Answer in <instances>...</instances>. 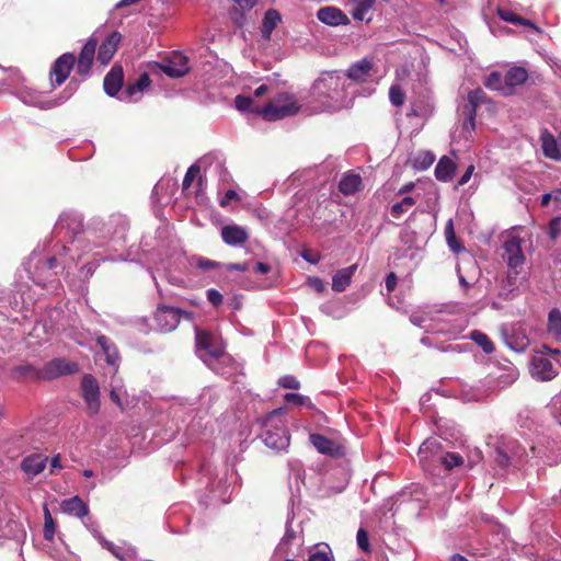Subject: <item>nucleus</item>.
Instances as JSON below:
<instances>
[{"instance_id":"9b49d317","label":"nucleus","mask_w":561,"mask_h":561,"mask_svg":"<svg viewBox=\"0 0 561 561\" xmlns=\"http://www.w3.org/2000/svg\"><path fill=\"white\" fill-rule=\"evenodd\" d=\"M154 67L170 78H181L190 71L188 59L181 53H174L168 59L156 62Z\"/></svg>"},{"instance_id":"69168bd1","label":"nucleus","mask_w":561,"mask_h":561,"mask_svg":"<svg viewBox=\"0 0 561 561\" xmlns=\"http://www.w3.org/2000/svg\"><path fill=\"white\" fill-rule=\"evenodd\" d=\"M308 283H309V286L318 293L323 291L325 288L322 279H320L319 277H311V278H309Z\"/></svg>"},{"instance_id":"09e8293b","label":"nucleus","mask_w":561,"mask_h":561,"mask_svg":"<svg viewBox=\"0 0 561 561\" xmlns=\"http://www.w3.org/2000/svg\"><path fill=\"white\" fill-rule=\"evenodd\" d=\"M463 113L466 115L462 127L466 131H472L476 127V114L477 111L471 107V110L463 108Z\"/></svg>"},{"instance_id":"cd10ccee","label":"nucleus","mask_w":561,"mask_h":561,"mask_svg":"<svg viewBox=\"0 0 561 561\" xmlns=\"http://www.w3.org/2000/svg\"><path fill=\"white\" fill-rule=\"evenodd\" d=\"M21 99L24 103L43 110L51 108L61 104V102H56L55 100H46L45 95L41 92L25 91L22 93Z\"/></svg>"},{"instance_id":"49530a36","label":"nucleus","mask_w":561,"mask_h":561,"mask_svg":"<svg viewBox=\"0 0 561 561\" xmlns=\"http://www.w3.org/2000/svg\"><path fill=\"white\" fill-rule=\"evenodd\" d=\"M483 98V90L476 89L470 91L468 93V104L465 105V108L471 110V107H473L477 111V106L482 102Z\"/></svg>"},{"instance_id":"ea45409f","label":"nucleus","mask_w":561,"mask_h":561,"mask_svg":"<svg viewBox=\"0 0 561 561\" xmlns=\"http://www.w3.org/2000/svg\"><path fill=\"white\" fill-rule=\"evenodd\" d=\"M439 462L447 469L451 470L455 467L463 463V458L456 453H447L438 458Z\"/></svg>"},{"instance_id":"20e7f679","label":"nucleus","mask_w":561,"mask_h":561,"mask_svg":"<svg viewBox=\"0 0 561 561\" xmlns=\"http://www.w3.org/2000/svg\"><path fill=\"white\" fill-rule=\"evenodd\" d=\"M345 80L337 71L322 72L312 85L317 98H324L333 102L344 99Z\"/></svg>"},{"instance_id":"bb28decb","label":"nucleus","mask_w":561,"mask_h":561,"mask_svg":"<svg viewBox=\"0 0 561 561\" xmlns=\"http://www.w3.org/2000/svg\"><path fill=\"white\" fill-rule=\"evenodd\" d=\"M362 186V178L354 172L344 173L339 182V190L344 195H354Z\"/></svg>"},{"instance_id":"680f3d73","label":"nucleus","mask_w":561,"mask_h":561,"mask_svg":"<svg viewBox=\"0 0 561 561\" xmlns=\"http://www.w3.org/2000/svg\"><path fill=\"white\" fill-rule=\"evenodd\" d=\"M196 265L201 270L209 271V270L215 268L218 264L215 261H211V260H208V259H205V257H198L197 261H196Z\"/></svg>"},{"instance_id":"393cba45","label":"nucleus","mask_w":561,"mask_h":561,"mask_svg":"<svg viewBox=\"0 0 561 561\" xmlns=\"http://www.w3.org/2000/svg\"><path fill=\"white\" fill-rule=\"evenodd\" d=\"M351 5V14L355 21L370 22L371 18L368 16L375 5L376 0H348Z\"/></svg>"},{"instance_id":"a211bd4d","label":"nucleus","mask_w":561,"mask_h":561,"mask_svg":"<svg viewBox=\"0 0 561 561\" xmlns=\"http://www.w3.org/2000/svg\"><path fill=\"white\" fill-rule=\"evenodd\" d=\"M221 238L230 247H240L249 239L248 230L238 225H227L221 228Z\"/></svg>"},{"instance_id":"dca6fc26","label":"nucleus","mask_w":561,"mask_h":561,"mask_svg":"<svg viewBox=\"0 0 561 561\" xmlns=\"http://www.w3.org/2000/svg\"><path fill=\"white\" fill-rule=\"evenodd\" d=\"M542 153L546 158L553 161H561V144L559 137H554L547 129L540 134Z\"/></svg>"},{"instance_id":"c85d7f7f","label":"nucleus","mask_w":561,"mask_h":561,"mask_svg":"<svg viewBox=\"0 0 561 561\" xmlns=\"http://www.w3.org/2000/svg\"><path fill=\"white\" fill-rule=\"evenodd\" d=\"M96 342L102 348L107 364L117 368L119 355L114 343L105 335H99Z\"/></svg>"},{"instance_id":"4be33fe9","label":"nucleus","mask_w":561,"mask_h":561,"mask_svg":"<svg viewBox=\"0 0 561 561\" xmlns=\"http://www.w3.org/2000/svg\"><path fill=\"white\" fill-rule=\"evenodd\" d=\"M506 89L504 95L512 94L516 87L524 84L528 79V72L524 67H513L505 75Z\"/></svg>"},{"instance_id":"bf43d9fd","label":"nucleus","mask_w":561,"mask_h":561,"mask_svg":"<svg viewBox=\"0 0 561 561\" xmlns=\"http://www.w3.org/2000/svg\"><path fill=\"white\" fill-rule=\"evenodd\" d=\"M447 244L449 249L455 253H460L465 251V247L462 243L456 238V236H448Z\"/></svg>"},{"instance_id":"5701e85b","label":"nucleus","mask_w":561,"mask_h":561,"mask_svg":"<svg viewBox=\"0 0 561 561\" xmlns=\"http://www.w3.org/2000/svg\"><path fill=\"white\" fill-rule=\"evenodd\" d=\"M60 508L65 514L79 518H84L89 514L88 505L79 496L64 500L60 504Z\"/></svg>"},{"instance_id":"79ce46f5","label":"nucleus","mask_w":561,"mask_h":561,"mask_svg":"<svg viewBox=\"0 0 561 561\" xmlns=\"http://www.w3.org/2000/svg\"><path fill=\"white\" fill-rule=\"evenodd\" d=\"M55 522L47 507L44 508V537L46 540L51 541L55 536Z\"/></svg>"},{"instance_id":"39448f33","label":"nucleus","mask_w":561,"mask_h":561,"mask_svg":"<svg viewBox=\"0 0 561 561\" xmlns=\"http://www.w3.org/2000/svg\"><path fill=\"white\" fill-rule=\"evenodd\" d=\"M504 253L503 259L511 270L508 274V283L513 285L516 276L519 274V268L525 263V255L522 250V240L517 237H510L503 244Z\"/></svg>"},{"instance_id":"603ef678","label":"nucleus","mask_w":561,"mask_h":561,"mask_svg":"<svg viewBox=\"0 0 561 561\" xmlns=\"http://www.w3.org/2000/svg\"><path fill=\"white\" fill-rule=\"evenodd\" d=\"M284 399L286 402L294 403L296 405H305L307 402L310 403L309 398L299 393H286Z\"/></svg>"},{"instance_id":"864d4df0","label":"nucleus","mask_w":561,"mask_h":561,"mask_svg":"<svg viewBox=\"0 0 561 561\" xmlns=\"http://www.w3.org/2000/svg\"><path fill=\"white\" fill-rule=\"evenodd\" d=\"M113 222H115L116 226L118 227V229H116L113 232V234H116L118 238H123L127 230V224H126L125 219L122 217H116V218H113L108 225L112 226Z\"/></svg>"},{"instance_id":"f8f14e48","label":"nucleus","mask_w":561,"mask_h":561,"mask_svg":"<svg viewBox=\"0 0 561 561\" xmlns=\"http://www.w3.org/2000/svg\"><path fill=\"white\" fill-rule=\"evenodd\" d=\"M183 314L187 316V313L183 312L181 309L160 306L154 313V320L161 332H170L178 327Z\"/></svg>"},{"instance_id":"c03bdc74","label":"nucleus","mask_w":561,"mask_h":561,"mask_svg":"<svg viewBox=\"0 0 561 561\" xmlns=\"http://www.w3.org/2000/svg\"><path fill=\"white\" fill-rule=\"evenodd\" d=\"M389 100L392 105L401 106L404 103L405 94L403 90L398 85L393 84L389 89Z\"/></svg>"},{"instance_id":"f3484780","label":"nucleus","mask_w":561,"mask_h":561,"mask_svg":"<svg viewBox=\"0 0 561 561\" xmlns=\"http://www.w3.org/2000/svg\"><path fill=\"white\" fill-rule=\"evenodd\" d=\"M373 68V61L369 58H363L348 67L346 77L350 80L363 83L368 81V79L371 77Z\"/></svg>"},{"instance_id":"8fccbe9b","label":"nucleus","mask_w":561,"mask_h":561,"mask_svg":"<svg viewBox=\"0 0 561 561\" xmlns=\"http://www.w3.org/2000/svg\"><path fill=\"white\" fill-rule=\"evenodd\" d=\"M83 524L91 531L93 537L98 539V541L103 546V540L106 539L102 536L98 523L88 517L85 520H83Z\"/></svg>"},{"instance_id":"4d7b16f0","label":"nucleus","mask_w":561,"mask_h":561,"mask_svg":"<svg viewBox=\"0 0 561 561\" xmlns=\"http://www.w3.org/2000/svg\"><path fill=\"white\" fill-rule=\"evenodd\" d=\"M508 346L515 352H524L529 344L528 339L524 335L520 339H517L516 342L507 341Z\"/></svg>"},{"instance_id":"9d476101","label":"nucleus","mask_w":561,"mask_h":561,"mask_svg":"<svg viewBox=\"0 0 561 561\" xmlns=\"http://www.w3.org/2000/svg\"><path fill=\"white\" fill-rule=\"evenodd\" d=\"M81 396L87 404L91 414H96L100 411V386L98 380L92 375H84L81 381Z\"/></svg>"},{"instance_id":"4c0bfd02","label":"nucleus","mask_w":561,"mask_h":561,"mask_svg":"<svg viewBox=\"0 0 561 561\" xmlns=\"http://www.w3.org/2000/svg\"><path fill=\"white\" fill-rule=\"evenodd\" d=\"M484 85L490 90L500 91L503 94L506 89L505 79L503 80L501 73L497 71H493L486 77Z\"/></svg>"},{"instance_id":"72a5a7b5","label":"nucleus","mask_w":561,"mask_h":561,"mask_svg":"<svg viewBox=\"0 0 561 561\" xmlns=\"http://www.w3.org/2000/svg\"><path fill=\"white\" fill-rule=\"evenodd\" d=\"M312 446L321 454L333 455L335 451V444L330 438L321 434H311L309 436Z\"/></svg>"},{"instance_id":"a878e982","label":"nucleus","mask_w":561,"mask_h":561,"mask_svg":"<svg viewBox=\"0 0 561 561\" xmlns=\"http://www.w3.org/2000/svg\"><path fill=\"white\" fill-rule=\"evenodd\" d=\"M102 547L108 550L113 556H115L121 561L136 560V549L130 545L123 543L122 546H115L113 542L108 540H103Z\"/></svg>"},{"instance_id":"1a4fd4ad","label":"nucleus","mask_w":561,"mask_h":561,"mask_svg":"<svg viewBox=\"0 0 561 561\" xmlns=\"http://www.w3.org/2000/svg\"><path fill=\"white\" fill-rule=\"evenodd\" d=\"M76 65V57L71 53H65L58 57L50 69V84L53 88L61 85L69 77Z\"/></svg>"},{"instance_id":"5fc2aeb1","label":"nucleus","mask_w":561,"mask_h":561,"mask_svg":"<svg viewBox=\"0 0 561 561\" xmlns=\"http://www.w3.org/2000/svg\"><path fill=\"white\" fill-rule=\"evenodd\" d=\"M239 11L242 13L251 11L257 3V0H232Z\"/></svg>"},{"instance_id":"774afa93","label":"nucleus","mask_w":561,"mask_h":561,"mask_svg":"<svg viewBox=\"0 0 561 561\" xmlns=\"http://www.w3.org/2000/svg\"><path fill=\"white\" fill-rule=\"evenodd\" d=\"M457 275H458V280H459V285L461 286V288L467 291L472 285L473 283L469 282L465 276L463 274L461 273V270L460 267L458 266L457 267Z\"/></svg>"},{"instance_id":"6e6d98bb","label":"nucleus","mask_w":561,"mask_h":561,"mask_svg":"<svg viewBox=\"0 0 561 561\" xmlns=\"http://www.w3.org/2000/svg\"><path fill=\"white\" fill-rule=\"evenodd\" d=\"M278 385L286 389H298L300 383L293 376H284L279 379Z\"/></svg>"},{"instance_id":"c9c22d12","label":"nucleus","mask_w":561,"mask_h":561,"mask_svg":"<svg viewBox=\"0 0 561 561\" xmlns=\"http://www.w3.org/2000/svg\"><path fill=\"white\" fill-rule=\"evenodd\" d=\"M470 339L477 345H479L484 353L491 354L494 351V345H493L492 341L490 340V337L485 333H483L479 330H473L470 332Z\"/></svg>"},{"instance_id":"e2e57ef3","label":"nucleus","mask_w":561,"mask_h":561,"mask_svg":"<svg viewBox=\"0 0 561 561\" xmlns=\"http://www.w3.org/2000/svg\"><path fill=\"white\" fill-rule=\"evenodd\" d=\"M207 298L214 306H218L222 301V295L214 288L207 290Z\"/></svg>"},{"instance_id":"37998d69","label":"nucleus","mask_w":561,"mask_h":561,"mask_svg":"<svg viewBox=\"0 0 561 561\" xmlns=\"http://www.w3.org/2000/svg\"><path fill=\"white\" fill-rule=\"evenodd\" d=\"M309 561H333L330 548L324 545L318 547L309 557Z\"/></svg>"},{"instance_id":"412c9836","label":"nucleus","mask_w":561,"mask_h":561,"mask_svg":"<svg viewBox=\"0 0 561 561\" xmlns=\"http://www.w3.org/2000/svg\"><path fill=\"white\" fill-rule=\"evenodd\" d=\"M123 69L118 66H114L105 76L103 81L104 91L110 96H114L118 93L123 84Z\"/></svg>"},{"instance_id":"13d9d810","label":"nucleus","mask_w":561,"mask_h":561,"mask_svg":"<svg viewBox=\"0 0 561 561\" xmlns=\"http://www.w3.org/2000/svg\"><path fill=\"white\" fill-rule=\"evenodd\" d=\"M357 545L358 547L364 550V551H368L369 549V540H368V535L367 533L360 528L358 531H357Z\"/></svg>"},{"instance_id":"aec40b11","label":"nucleus","mask_w":561,"mask_h":561,"mask_svg":"<svg viewBox=\"0 0 561 561\" xmlns=\"http://www.w3.org/2000/svg\"><path fill=\"white\" fill-rule=\"evenodd\" d=\"M151 84V80L148 73H142L138 80L128 85L123 94L121 95L122 101L136 102L140 99L141 93L148 89Z\"/></svg>"},{"instance_id":"58836bf2","label":"nucleus","mask_w":561,"mask_h":561,"mask_svg":"<svg viewBox=\"0 0 561 561\" xmlns=\"http://www.w3.org/2000/svg\"><path fill=\"white\" fill-rule=\"evenodd\" d=\"M414 204H415L414 198L407 196L400 203H396L391 206V215L394 218H400Z\"/></svg>"},{"instance_id":"3c124183","label":"nucleus","mask_w":561,"mask_h":561,"mask_svg":"<svg viewBox=\"0 0 561 561\" xmlns=\"http://www.w3.org/2000/svg\"><path fill=\"white\" fill-rule=\"evenodd\" d=\"M198 173H199V167L197 164H193L188 168V170L186 171L185 176L183 179V183H182L183 190H186L192 185L193 181L198 175Z\"/></svg>"},{"instance_id":"f03ea898","label":"nucleus","mask_w":561,"mask_h":561,"mask_svg":"<svg viewBox=\"0 0 561 561\" xmlns=\"http://www.w3.org/2000/svg\"><path fill=\"white\" fill-rule=\"evenodd\" d=\"M237 110L241 112L259 113L265 121H278L299 111V105L289 93H279L264 107H253V100L250 96L237 95L234 99Z\"/></svg>"},{"instance_id":"de8ad7c7","label":"nucleus","mask_w":561,"mask_h":561,"mask_svg":"<svg viewBox=\"0 0 561 561\" xmlns=\"http://www.w3.org/2000/svg\"><path fill=\"white\" fill-rule=\"evenodd\" d=\"M36 375L39 373V371H36L35 367L33 365H30V364H26V365H19V366H15L13 369H12V375L15 379H21L23 377H26L31 374H35Z\"/></svg>"},{"instance_id":"0eeeda50","label":"nucleus","mask_w":561,"mask_h":561,"mask_svg":"<svg viewBox=\"0 0 561 561\" xmlns=\"http://www.w3.org/2000/svg\"><path fill=\"white\" fill-rule=\"evenodd\" d=\"M196 354L206 364L219 358L224 354V346L206 331L196 330Z\"/></svg>"},{"instance_id":"ddd939ff","label":"nucleus","mask_w":561,"mask_h":561,"mask_svg":"<svg viewBox=\"0 0 561 561\" xmlns=\"http://www.w3.org/2000/svg\"><path fill=\"white\" fill-rule=\"evenodd\" d=\"M98 43L99 42L95 37H90L79 54L78 60L76 62V72L82 79L88 78L90 75V70L95 57Z\"/></svg>"},{"instance_id":"a19ab883","label":"nucleus","mask_w":561,"mask_h":561,"mask_svg":"<svg viewBox=\"0 0 561 561\" xmlns=\"http://www.w3.org/2000/svg\"><path fill=\"white\" fill-rule=\"evenodd\" d=\"M497 14L505 22H510L513 24L528 25V26L531 25V23L529 21L520 18L519 15H517L516 13H514L511 10L499 9Z\"/></svg>"},{"instance_id":"c756f323","label":"nucleus","mask_w":561,"mask_h":561,"mask_svg":"<svg viewBox=\"0 0 561 561\" xmlns=\"http://www.w3.org/2000/svg\"><path fill=\"white\" fill-rule=\"evenodd\" d=\"M434 113V103L431 98L419 99L411 104L409 116L428 118Z\"/></svg>"},{"instance_id":"f257e3e1","label":"nucleus","mask_w":561,"mask_h":561,"mask_svg":"<svg viewBox=\"0 0 561 561\" xmlns=\"http://www.w3.org/2000/svg\"><path fill=\"white\" fill-rule=\"evenodd\" d=\"M82 217L76 211H66L60 215L55 232L57 236L71 239V245L65 247L69 252L85 251L92 245H100L95 240V232L91 229L82 230Z\"/></svg>"},{"instance_id":"f704fd0d","label":"nucleus","mask_w":561,"mask_h":561,"mask_svg":"<svg viewBox=\"0 0 561 561\" xmlns=\"http://www.w3.org/2000/svg\"><path fill=\"white\" fill-rule=\"evenodd\" d=\"M501 370L502 373L497 375V382L502 387L511 386L517 380L519 376L518 369L513 365H507Z\"/></svg>"},{"instance_id":"052dcab7","label":"nucleus","mask_w":561,"mask_h":561,"mask_svg":"<svg viewBox=\"0 0 561 561\" xmlns=\"http://www.w3.org/2000/svg\"><path fill=\"white\" fill-rule=\"evenodd\" d=\"M434 445L435 442L426 440L420 446L419 456L421 461H425L428 459V453Z\"/></svg>"},{"instance_id":"7c9ffc66","label":"nucleus","mask_w":561,"mask_h":561,"mask_svg":"<svg viewBox=\"0 0 561 561\" xmlns=\"http://www.w3.org/2000/svg\"><path fill=\"white\" fill-rule=\"evenodd\" d=\"M455 170V162L450 158L444 156L439 159L438 163L436 164L435 176L437 180L442 182H448L453 179Z\"/></svg>"},{"instance_id":"0e129e2a","label":"nucleus","mask_w":561,"mask_h":561,"mask_svg":"<svg viewBox=\"0 0 561 561\" xmlns=\"http://www.w3.org/2000/svg\"><path fill=\"white\" fill-rule=\"evenodd\" d=\"M474 172V165L473 164H470L467 170L465 171V173L461 175V178L459 179L458 181V185L459 186H462L465 185L466 183L469 182V180L471 179L472 174Z\"/></svg>"},{"instance_id":"6e6552de","label":"nucleus","mask_w":561,"mask_h":561,"mask_svg":"<svg viewBox=\"0 0 561 561\" xmlns=\"http://www.w3.org/2000/svg\"><path fill=\"white\" fill-rule=\"evenodd\" d=\"M79 370L77 363L68 360L66 358H54L49 360L37 377L43 379H56L65 375H71Z\"/></svg>"},{"instance_id":"a18cd8bd","label":"nucleus","mask_w":561,"mask_h":561,"mask_svg":"<svg viewBox=\"0 0 561 561\" xmlns=\"http://www.w3.org/2000/svg\"><path fill=\"white\" fill-rule=\"evenodd\" d=\"M435 160L434 154L431 152H422L414 159V167L420 170H426Z\"/></svg>"},{"instance_id":"338daca9","label":"nucleus","mask_w":561,"mask_h":561,"mask_svg":"<svg viewBox=\"0 0 561 561\" xmlns=\"http://www.w3.org/2000/svg\"><path fill=\"white\" fill-rule=\"evenodd\" d=\"M232 199H238V194L233 190H228L220 201L222 207L227 206Z\"/></svg>"},{"instance_id":"e433bc0d","label":"nucleus","mask_w":561,"mask_h":561,"mask_svg":"<svg viewBox=\"0 0 561 561\" xmlns=\"http://www.w3.org/2000/svg\"><path fill=\"white\" fill-rule=\"evenodd\" d=\"M548 332L557 339L561 337V312L552 309L548 314Z\"/></svg>"},{"instance_id":"6ab92c4d","label":"nucleus","mask_w":561,"mask_h":561,"mask_svg":"<svg viewBox=\"0 0 561 561\" xmlns=\"http://www.w3.org/2000/svg\"><path fill=\"white\" fill-rule=\"evenodd\" d=\"M317 18L320 22L331 26L347 25L350 23L347 15L336 7L321 8L317 12Z\"/></svg>"},{"instance_id":"b1692460","label":"nucleus","mask_w":561,"mask_h":561,"mask_svg":"<svg viewBox=\"0 0 561 561\" xmlns=\"http://www.w3.org/2000/svg\"><path fill=\"white\" fill-rule=\"evenodd\" d=\"M356 270L357 264L339 270L332 277V289L337 293L344 291L350 286Z\"/></svg>"},{"instance_id":"7ed1b4c3","label":"nucleus","mask_w":561,"mask_h":561,"mask_svg":"<svg viewBox=\"0 0 561 561\" xmlns=\"http://www.w3.org/2000/svg\"><path fill=\"white\" fill-rule=\"evenodd\" d=\"M264 444L271 449L285 450L289 446V434L282 420V409L274 410L263 420Z\"/></svg>"},{"instance_id":"473e14b6","label":"nucleus","mask_w":561,"mask_h":561,"mask_svg":"<svg viewBox=\"0 0 561 561\" xmlns=\"http://www.w3.org/2000/svg\"><path fill=\"white\" fill-rule=\"evenodd\" d=\"M280 13L275 9H270L265 12L263 22H262V36L265 39H270L271 34L280 22Z\"/></svg>"},{"instance_id":"2eb2a0df","label":"nucleus","mask_w":561,"mask_h":561,"mask_svg":"<svg viewBox=\"0 0 561 561\" xmlns=\"http://www.w3.org/2000/svg\"><path fill=\"white\" fill-rule=\"evenodd\" d=\"M122 41V35L118 32L110 34L99 47L98 60L106 66L113 59L117 51L118 45Z\"/></svg>"},{"instance_id":"423d86ee","label":"nucleus","mask_w":561,"mask_h":561,"mask_svg":"<svg viewBox=\"0 0 561 561\" xmlns=\"http://www.w3.org/2000/svg\"><path fill=\"white\" fill-rule=\"evenodd\" d=\"M547 354H560L559 350H552L546 345L542 346V351L534 355L530 363V374L534 378L541 381L552 380L558 370L552 362L546 356Z\"/></svg>"},{"instance_id":"2f4dec72","label":"nucleus","mask_w":561,"mask_h":561,"mask_svg":"<svg viewBox=\"0 0 561 561\" xmlns=\"http://www.w3.org/2000/svg\"><path fill=\"white\" fill-rule=\"evenodd\" d=\"M111 400L119 408L124 409L125 399L127 398V391L123 385L122 379L113 376L111 380V390H110Z\"/></svg>"},{"instance_id":"4468645a","label":"nucleus","mask_w":561,"mask_h":561,"mask_svg":"<svg viewBox=\"0 0 561 561\" xmlns=\"http://www.w3.org/2000/svg\"><path fill=\"white\" fill-rule=\"evenodd\" d=\"M48 457L43 454H32L21 461V470L31 480L46 468Z\"/></svg>"}]
</instances>
